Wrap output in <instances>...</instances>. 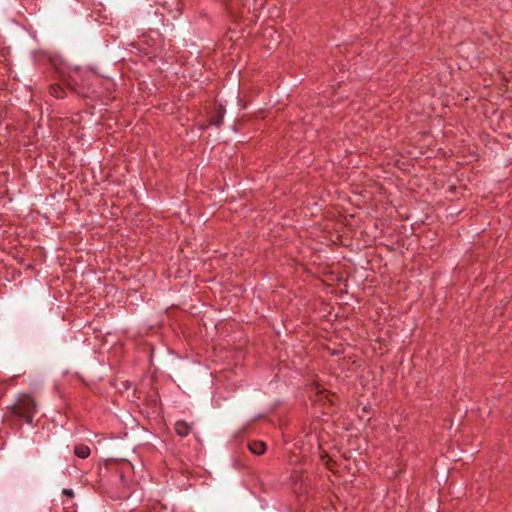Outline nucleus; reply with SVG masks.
I'll return each instance as SVG.
<instances>
[{
  "instance_id": "nucleus-6",
  "label": "nucleus",
  "mask_w": 512,
  "mask_h": 512,
  "mask_svg": "<svg viewBox=\"0 0 512 512\" xmlns=\"http://www.w3.org/2000/svg\"><path fill=\"white\" fill-rule=\"evenodd\" d=\"M63 494L72 498L74 496V493H73V490L72 489H64L63 490Z\"/></svg>"
},
{
  "instance_id": "nucleus-1",
  "label": "nucleus",
  "mask_w": 512,
  "mask_h": 512,
  "mask_svg": "<svg viewBox=\"0 0 512 512\" xmlns=\"http://www.w3.org/2000/svg\"><path fill=\"white\" fill-rule=\"evenodd\" d=\"M14 412L24 418L27 423H32L33 415L36 411V403L29 395H22L14 405Z\"/></svg>"
},
{
  "instance_id": "nucleus-3",
  "label": "nucleus",
  "mask_w": 512,
  "mask_h": 512,
  "mask_svg": "<svg viewBox=\"0 0 512 512\" xmlns=\"http://www.w3.org/2000/svg\"><path fill=\"white\" fill-rule=\"evenodd\" d=\"M249 450L255 455H261L266 451V444L262 441H252L249 443Z\"/></svg>"
},
{
  "instance_id": "nucleus-7",
  "label": "nucleus",
  "mask_w": 512,
  "mask_h": 512,
  "mask_svg": "<svg viewBox=\"0 0 512 512\" xmlns=\"http://www.w3.org/2000/svg\"><path fill=\"white\" fill-rule=\"evenodd\" d=\"M266 33L273 34L275 31L272 28H269L266 30Z\"/></svg>"
},
{
  "instance_id": "nucleus-8",
  "label": "nucleus",
  "mask_w": 512,
  "mask_h": 512,
  "mask_svg": "<svg viewBox=\"0 0 512 512\" xmlns=\"http://www.w3.org/2000/svg\"><path fill=\"white\" fill-rule=\"evenodd\" d=\"M220 122H221V118H220L218 121H214L213 123H214L215 125H219V124H220Z\"/></svg>"
},
{
  "instance_id": "nucleus-4",
  "label": "nucleus",
  "mask_w": 512,
  "mask_h": 512,
  "mask_svg": "<svg viewBox=\"0 0 512 512\" xmlns=\"http://www.w3.org/2000/svg\"><path fill=\"white\" fill-rule=\"evenodd\" d=\"M90 448L84 444H78L74 447V455L81 458L86 459L90 456Z\"/></svg>"
},
{
  "instance_id": "nucleus-5",
  "label": "nucleus",
  "mask_w": 512,
  "mask_h": 512,
  "mask_svg": "<svg viewBox=\"0 0 512 512\" xmlns=\"http://www.w3.org/2000/svg\"><path fill=\"white\" fill-rule=\"evenodd\" d=\"M50 94L56 98H63L64 90L58 85H51Z\"/></svg>"
},
{
  "instance_id": "nucleus-2",
  "label": "nucleus",
  "mask_w": 512,
  "mask_h": 512,
  "mask_svg": "<svg viewBox=\"0 0 512 512\" xmlns=\"http://www.w3.org/2000/svg\"><path fill=\"white\" fill-rule=\"evenodd\" d=\"M191 425L185 421H177L175 423V432L180 437H186L191 431Z\"/></svg>"
}]
</instances>
